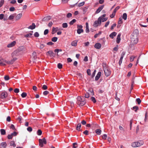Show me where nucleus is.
I'll list each match as a JSON object with an SVG mask.
<instances>
[{"label":"nucleus","instance_id":"nucleus-1","mask_svg":"<svg viewBox=\"0 0 148 148\" xmlns=\"http://www.w3.org/2000/svg\"><path fill=\"white\" fill-rule=\"evenodd\" d=\"M138 31L137 30H135L132 35L131 37V42L133 44H137L138 41Z\"/></svg>","mask_w":148,"mask_h":148},{"label":"nucleus","instance_id":"nucleus-2","mask_svg":"<svg viewBox=\"0 0 148 148\" xmlns=\"http://www.w3.org/2000/svg\"><path fill=\"white\" fill-rule=\"evenodd\" d=\"M144 144V142L142 141H136L132 143L131 145L133 147H140Z\"/></svg>","mask_w":148,"mask_h":148},{"label":"nucleus","instance_id":"nucleus-3","mask_svg":"<svg viewBox=\"0 0 148 148\" xmlns=\"http://www.w3.org/2000/svg\"><path fill=\"white\" fill-rule=\"evenodd\" d=\"M103 69L105 75L107 77L109 76L111 74V71L109 68L105 65L103 66Z\"/></svg>","mask_w":148,"mask_h":148},{"label":"nucleus","instance_id":"nucleus-4","mask_svg":"<svg viewBox=\"0 0 148 148\" xmlns=\"http://www.w3.org/2000/svg\"><path fill=\"white\" fill-rule=\"evenodd\" d=\"M77 104L79 106H83L85 103L84 100H82L80 97H78L77 98Z\"/></svg>","mask_w":148,"mask_h":148},{"label":"nucleus","instance_id":"nucleus-5","mask_svg":"<svg viewBox=\"0 0 148 148\" xmlns=\"http://www.w3.org/2000/svg\"><path fill=\"white\" fill-rule=\"evenodd\" d=\"M39 146L41 147H42L44 144H46L47 143V141L45 138L42 139H39Z\"/></svg>","mask_w":148,"mask_h":148},{"label":"nucleus","instance_id":"nucleus-6","mask_svg":"<svg viewBox=\"0 0 148 148\" xmlns=\"http://www.w3.org/2000/svg\"><path fill=\"white\" fill-rule=\"evenodd\" d=\"M101 18H99L97 20L94 22L93 25L94 27H97L101 25Z\"/></svg>","mask_w":148,"mask_h":148},{"label":"nucleus","instance_id":"nucleus-7","mask_svg":"<svg viewBox=\"0 0 148 148\" xmlns=\"http://www.w3.org/2000/svg\"><path fill=\"white\" fill-rule=\"evenodd\" d=\"M94 93L92 90H89L88 92L85 94V97L86 98H88L90 95H94Z\"/></svg>","mask_w":148,"mask_h":148},{"label":"nucleus","instance_id":"nucleus-8","mask_svg":"<svg viewBox=\"0 0 148 148\" xmlns=\"http://www.w3.org/2000/svg\"><path fill=\"white\" fill-rule=\"evenodd\" d=\"M82 25H77V33L80 34L81 33H82L83 32V30L82 29Z\"/></svg>","mask_w":148,"mask_h":148},{"label":"nucleus","instance_id":"nucleus-9","mask_svg":"<svg viewBox=\"0 0 148 148\" xmlns=\"http://www.w3.org/2000/svg\"><path fill=\"white\" fill-rule=\"evenodd\" d=\"M7 93L6 92H2L0 95V97L2 99H4L7 97Z\"/></svg>","mask_w":148,"mask_h":148},{"label":"nucleus","instance_id":"nucleus-10","mask_svg":"<svg viewBox=\"0 0 148 148\" xmlns=\"http://www.w3.org/2000/svg\"><path fill=\"white\" fill-rule=\"evenodd\" d=\"M17 134V133L16 132H14L8 135V139H12L13 136H16Z\"/></svg>","mask_w":148,"mask_h":148},{"label":"nucleus","instance_id":"nucleus-11","mask_svg":"<svg viewBox=\"0 0 148 148\" xmlns=\"http://www.w3.org/2000/svg\"><path fill=\"white\" fill-rule=\"evenodd\" d=\"M16 44V42L15 41H14L9 44L7 45V47L8 48L12 47L14 46Z\"/></svg>","mask_w":148,"mask_h":148},{"label":"nucleus","instance_id":"nucleus-12","mask_svg":"<svg viewBox=\"0 0 148 148\" xmlns=\"http://www.w3.org/2000/svg\"><path fill=\"white\" fill-rule=\"evenodd\" d=\"M17 60V58H14L10 61H8L7 62V64H13L14 62Z\"/></svg>","mask_w":148,"mask_h":148},{"label":"nucleus","instance_id":"nucleus-13","mask_svg":"<svg viewBox=\"0 0 148 148\" xmlns=\"http://www.w3.org/2000/svg\"><path fill=\"white\" fill-rule=\"evenodd\" d=\"M59 30L58 27H53L52 28L51 33L52 34H53L57 32Z\"/></svg>","mask_w":148,"mask_h":148},{"label":"nucleus","instance_id":"nucleus-14","mask_svg":"<svg viewBox=\"0 0 148 148\" xmlns=\"http://www.w3.org/2000/svg\"><path fill=\"white\" fill-rule=\"evenodd\" d=\"M101 44L99 43H96L94 45L95 47L97 49H100L101 48Z\"/></svg>","mask_w":148,"mask_h":148},{"label":"nucleus","instance_id":"nucleus-15","mask_svg":"<svg viewBox=\"0 0 148 148\" xmlns=\"http://www.w3.org/2000/svg\"><path fill=\"white\" fill-rule=\"evenodd\" d=\"M104 7V5H102L100 6L96 11V13L98 14L103 9Z\"/></svg>","mask_w":148,"mask_h":148},{"label":"nucleus","instance_id":"nucleus-16","mask_svg":"<svg viewBox=\"0 0 148 148\" xmlns=\"http://www.w3.org/2000/svg\"><path fill=\"white\" fill-rule=\"evenodd\" d=\"M47 55L50 56L51 57L54 56V53H53V51H48L47 53Z\"/></svg>","mask_w":148,"mask_h":148},{"label":"nucleus","instance_id":"nucleus-17","mask_svg":"<svg viewBox=\"0 0 148 148\" xmlns=\"http://www.w3.org/2000/svg\"><path fill=\"white\" fill-rule=\"evenodd\" d=\"M22 16V13H19L18 14L16 17V20H18L20 19Z\"/></svg>","mask_w":148,"mask_h":148},{"label":"nucleus","instance_id":"nucleus-18","mask_svg":"<svg viewBox=\"0 0 148 148\" xmlns=\"http://www.w3.org/2000/svg\"><path fill=\"white\" fill-rule=\"evenodd\" d=\"M77 41L75 40L73 41L71 43V45L73 47H76L77 46Z\"/></svg>","mask_w":148,"mask_h":148},{"label":"nucleus","instance_id":"nucleus-19","mask_svg":"<svg viewBox=\"0 0 148 148\" xmlns=\"http://www.w3.org/2000/svg\"><path fill=\"white\" fill-rule=\"evenodd\" d=\"M101 72H99L98 73L95 78L96 80H97L99 79L101 76Z\"/></svg>","mask_w":148,"mask_h":148},{"label":"nucleus","instance_id":"nucleus-20","mask_svg":"<svg viewBox=\"0 0 148 148\" xmlns=\"http://www.w3.org/2000/svg\"><path fill=\"white\" fill-rule=\"evenodd\" d=\"M123 23V21L121 18H119V21L118 23V25H117V27H119L121 26V24Z\"/></svg>","mask_w":148,"mask_h":148},{"label":"nucleus","instance_id":"nucleus-21","mask_svg":"<svg viewBox=\"0 0 148 148\" xmlns=\"http://www.w3.org/2000/svg\"><path fill=\"white\" fill-rule=\"evenodd\" d=\"M35 27L36 26L35 24L33 23L32 25L29 26L27 28L28 29H33L35 28Z\"/></svg>","mask_w":148,"mask_h":148},{"label":"nucleus","instance_id":"nucleus-22","mask_svg":"<svg viewBox=\"0 0 148 148\" xmlns=\"http://www.w3.org/2000/svg\"><path fill=\"white\" fill-rule=\"evenodd\" d=\"M120 36L121 34H119L117 36L116 42L117 43H119L120 42L121 39Z\"/></svg>","mask_w":148,"mask_h":148},{"label":"nucleus","instance_id":"nucleus-23","mask_svg":"<svg viewBox=\"0 0 148 148\" xmlns=\"http://www.w3.org/2000/svg\"><path fill=\"white\" fill-rule=\"evenodd\" d=\"M1 147L3 148H5L7 146V144L5 142H3L1 144Z\"/></svg>","mask_w":148,"mask_h":148},{"label":"nucleus","instance_id":"nucleus-24","mask_svg":"<svg viewBox=\"0 0 148 148\" xmlns=\"http://www.w3.org/2000/svg\"><path fill=\"white\" fill-rule=\"evenodd\" d=\"M116 33L115 32H113L110 35V37L112 38H113L114 37L116 36Z\"/></svg>","mask_w":148,"mask_h":148},{"label":"nucleus","instance_id":"nucleus-25","mask_svg":"<svg viewBox=\"0 0 148 148\" xmlns=\"http://www.w3.org/2000/svg\"><path fill=\"white\" fill-rule=\"evenodd\" d=\"M95 132L97 134L100 135L101 133V131L100 129H97L95 130Z\"/></svg>","mask_w":148,"mask_h":148},{"label":"nucleus","instance_id":"nucleus-26","mask_svg":"<svg viewBox=\"0 0 148 148\" xmlns=\"http://www.w3.org/2000/svg\"><path fill=\"white\" fill-rule=\"evenodd\" d=\"M15 15L16 14H13L11 15L8 18L10 20H12L14 18Z\"/></svg>","mask_w":148,"mask_h":148},{"label":"nucleus","instance_id":"nucleus-27","mask_svg":"<svg viewBox=\"0 0 148 148\" xmlns=\"http://www.w3.org/2000/svg\"><path fill=\"white\" fill-rule=\"evenodd\" d=\"M81 124L80 123H78L76 127V129L77 130L79 131L80 130V128L81 127Z\"/></svg>","mask_w":148,"mask_h":148},{"label":"nucleus","instance_id":"nucleus-28","mask_svg":"<svg viewBox=\"0 0 148 148\" xmlns=\"http://www.w3.org/2000/svg\"><path fill=\"white\" fill-rule=\"evenodd\" d=\"M0 65L1 66H5L6 64L5 63H3V59L0 58Z\"/></svg>","mask_w":148,"mask_h":148},{"label":"nucleus","instance_id":"nucleus-29","mask_svg":"<svg viewBox=\"0 0 148 148\" xmlns=\"http://www.w3.org/2000/svg\"><path fill=\"white\" fill-rule=\"evenodd\" d=\"M124 55V54L123 55H121V56L120 58V60L119 61V64H121L122 62V60L123 57Z\"/></svg>","mask_w":148,"mask_h":148},{"label":"nucleus","instance_id":"nucleus-30","mask_svg":"<svg viewBox=\"0 0 148 148\" xmlns=\"http://www.w3.org/2000/svg\"><path fill=\"white\" fill-rule=\"evenodd\" d=\"M136 57V56H130V61L131 62H133L134 59Z\"/></svg>","mask_w":148,"mask_h":148},{"label":"nucleus","instance_id":"nucleus-31","mask_svg":"<svg viewBox=\"0 0 148 148\" xmlns=\"http://www.w3.org/2000/svg\"><path fill=\"white\" fill-rule=\"evenodd\" d=\"M62 51V50L61 49H56L54 50L55 52L57 53V55L58 56H59V54L58 53V52H61Z\"/></svg>","mask_w":148,"mask_h":148},{"label":"nucleus","instance_id":"nucleus-32","mask_svg":"<svg viewBox=\"0 0 148 148\" xmlns=\"http://www.w3.org/2000/svg\"><path fill=\"white\" fill-rule=\"evenodd\" d=\"M10 146H13L14 147H15L16 146V145L13 141H11L10 143Z\"/></svg>","mask_w":148,"mask_h":148},{"label":"nucleus","instance_id":"nucleus-33","mask_svg":"<svg viewBox=\"0 0 148 148\" xmlns=\"http://www.w3.org/2000/svg\"><path fill=\"white\" fill-rule=\"evenodd\" d=\"M0 132L1 135H4L5 134V130L3 129H1L0 130Z\"/></svg>","mask_w":148,"mask_h":148},{"label":"nucleus","instance_id":"nucleus-34","mask_svg":"<svg viewBox=\"0 0 148 148\" xmlns=\"http://www.w3.org/2000/svg\"><path fill=\"white\" fill-rule=\"evenodd\" d=\"M122 18L125 20H126L127 18V14L126 13H124L123 14Z\"/></svg>","mask_w":148,"mask_h":148},{"label":"nucleus","instance_id":"nucleus-35","mask_svg":"<svg viewBox=\"0 0 148 148\" xmlns=\"http://www.w3.org/2000/svg\"><path fill=\"white\" fill-rule=\"evenodd\" d=\"M58 39V38L57 37H53L52 38L51 40L53 42H56L57 41Z\"/></svg>","mask_w":148,"mask_h":148},{"label":"nucleus","instance_id":"nucleus-36","mask_svg":"<svg viewBox=\"0 0 148 148\" xmlns=\"http://www.w3.org/2000/svg\"><path fill=\"white\" fill-rule=\"evenodd\" d=\"M84 3L85 2L84 1L81 3H79L77 4V6L79 7L82 6L84 5Z\"/></svg>","mask_w":148,"mask_h":148},{"label":"nucleus","instance_id":"nucleus-37","mask_svg":"<svg viewBox=\"0 0 148 148\" xmlns=\"http://www.w3.org/2000/svg\"><path fill=\"white\" fill-rule=\"evenodd\" d=\"M32 34L31 33H29L28 34H27L25 35L24 36L25 37L27 38L29 37H30Z\"/></svg>","mask_w":148,"mask_h":148},{"label":"nucleus","instance_id":"nucleus-38","mask_svg":"<svg viewBox=\"0 0 148 148\" xmlns=\"http://www.w3.org/2000/svg\"><path fill=\"white\" fill-rule=\"evenodd\" d=\"M62 26L63 28H66L68 27V25L66 23H64L62 24Z\"/></svg>","mask_w":148,"mask_h":148},{"label":"nucleus","instance_id":"nucleus-39","mask_svg":"<svg viewBox=\"0 0 148 148\" xmlns=\"http://www.w3.org/2000/svg\"><path fill=\"white\" fill-rule=\"evenodd\" d=\"M42 131L40 130L39 129L38 130V135L40 136L42 134Z\"/></svg>","mask_w":148,"mask_h":148},{"label":"nucleus","instance_id":"nucleus-40","mask_svg":"<svg viewBox=\"0 0 148 148\" xmlns=\"http://www.w3.org/2000/svg\"><path fill=\"white\" fill-rule=\"evenodd\" d=\"M21 96L23 98L27 96V94L25 92H23L21 94Z\"/></svg>","mask_w":148,"mask_h":148},{"label":"nucleus","instance_id":"nucleus-41","mask_svg":"<svg viewBox=\"0 0 148 148\" xmlns=\"http://www.w3.org/2000/svg\"><path fill=\"white\" fill-rule=\"evenodd\" d=\"M4 2V0H1L0 1V8L3 5Z\"/></svg>","mask_w":148,"mask_h":148},{"label":"nucleus","instance_id":"nucleus-42","mask_svg":"<svg viewBox=\"0 0 148 148\" xmlns=\"http://www.w3.org/2000/svg\"><path fill=\"white\" fill-rule=\"evenodd\" d=\"M76 20L75 19H73L70 22L69 24L71 25H73L74 23H75L76 22Z\"/></svg>","mask_w":148,"mask_h":148},{"label":"nucleus","instance_id":"nucleus-43","mask_svg":"<svg viewBox=\"0 0 148 148\" xmlns=\"http://www.w3.org/2000/svg\"><path fill=\"white\" fill-rule=\"evenodd\" d=\"M91 101L93 102L94 103H95L96 102V100L95 99V98L93 97H92L91 98Z\"/></svg>","mask_w":148,"mask_h":148},{"label":"nucleus","instance_id":"nucleus-44","mask_svg":"<svg viewBox=\"0 0 148 148\" xmlns=\"http://www.w3.org/2000/svg\"><path fill=\"white\" fill-rule=\"evenodd\" d=\"M87 8L86 7H84L83 8V14H84L86 12Z\"/></svg>","mask_w":148,"mask_h":148},{"label":"nucleus","instance_id":"nucleus-45","mask_svg":"<svg viewBox=\"0 0 148 148\" xmlns=\"http://www.w3.org/2000/svg\"><path fill=\"white\" fill-rule=\"evenodd\" d=\"M58 67L59 69H61L62 68V65L60 63H58Z\"/></svg>","mask_w":148,"mask_h":148},{"label":"nucleus","instance_id":"nucleus-46","mask_svg":"<svg viewBox=\"0 0 148 148\" xmlns=\"http://www.w3.org/2000/svg\"><path fill=\"white\" fill-rule=\"evenodd\" d=\"M27 130L29 132H31L32 131V129L31 127H29L27 128Z\"/></svg>","mask_w":148,"mask_h":148},{"label":"nucleus","instance_id":"nucleus-47","mask_svg":"<svg viewBox=\"0 0 148 148\" xmlns=\"http://www.w3.org/2000/svg\"><path fill=\"white\" fill-rule=\"evenodd\" d=\"M102 137L103 139L105 140L107 138V135L106 134H104L102 136Z\"/></svg>","mask_w":148,"mask_h":148},{"label":"nucleus","instance_id":"nucleus-48","mask_svg":"<svg viewBox=\"0 0 148 148\" xmlns=\"http://www.w3.org/2000/svg\"><path fill=\"white\" fill-rule=\"evenodd\" d=\"M120 8V7L119 6H118L116 8L114 9V11H113L114 12H115L116 13V12Z\"/></svg>","mask_w":148,"mask_h":148},{"label":"nucleus","instance_id":"nucleus-49","mask_svg":"<svg viewBox=\"0 0 148 148\" xmlns=\"http://www.w3.org/2000/svg\"><path fill=\"white\" fill-rule=\"evenodd\" d=\"M115 15V12H113L112 14L110 15V17L111 18H113Z\"/></svg>","mask_w":148,"mask_h":148},{"label":"nucleus","instance_id":"nucleus-50","mask_svg":"<svg viewBox=\"0 0 148 148\" xmlns=\"http://www.w3.org/2000/svg\"><path fill=\"white\" fill-rule=\"evenodd\" d=\"M116 26V23H114L113 24L111 27V30H112L114 29V27H115Z\"/></svg>","mask_w":148,"mask_h":148},{"label":"nucleus","instance_id":"nucleus-51","mask_svg":"<svg viewBox=\"0 0 148 148\" xmlns=\"http://www.w3.org/2000/svg\"><path fill=\"white\" fill-rule=\"evenodd\" d=\"M49 93V92L47 91V90L43 92V94L45 95H47Z\"/></svg>","mask_w":148,"mask_h":148},{"label":"nucleus","instance_id":"nucleus-52","mask_svg":"<svg viewBox=\"0 0 148 148\" xmlns=\"http://www.w3.org/2000/svg\"><path fill=\"white\" fill-rule=\"evenodd\" d=\"M136 101L138 102V104H139L141 102V101L139 98L137 99H136Z\"/></svg>","mask_w":148,"mask_h":148},{"label":"nucleus","instance_id":"nucleus-53","mask_svg":"<svg viewBox=\"0 0 148 148\" xmlns=\"http://www.w3.org/2000/svg\"><path fill=\"white\" fill-rule=\"evenodd\" d=\"M69 0H62V2L63 4L67 3Z\"/></svg>","mask_w":148,"mask_h":148},{"label":"nucleus","instance_id":"nucleus-54","mask_svg":"<svg viewBox=\"0 0 148 148\" xmlns=\"http://www.w3.org/2000/svg\"><path fill=\"white\" fill-rule=\"evenodd\" d=\"M15 8L14 7H12L10 8L9 10L10 11H13L15 10Z\"/></svg>","mask_w":148,"mask_h":148},{"label":"nucleus","instance_id":"nucleus-55","mask_svg":"<svg viewBox=\"0 0 148 148\" xmlns=\"http://www.w3.org/2000/svg\"><path fill=\"white\" fill-rule=\"evenodd\" d=\"M108 20L107 18H102L101 20V22H104Z\"/></svg>","mask_w":148,"mask_h":148},{"label":"nucleus","instance_id":"nucleus-56","mask_svg":"<svg viewBox=\"0 0 148 148\" xmlns=\"http://www.w3.org/2000/svg\"><path fill=\"white\" fill-rule=\"evenodd\" d=\"M87 73L88 75H90L91 73H90V69H88L87 71Z\"/></svg>","mask_w":148,"mask_h":148},{"label":"nucleus","instance_id":"nucleus-57","mask_svg":"<svg viewBox=\"0 0 148 148\" xmlns=\"http://www.w3.org/2000/svg\"><path fill=\"white\" fill-rule=\"evenodd\" d=\"M101 34V32H99L98 34H96L94 36V37L95 38H96L99 35Z\"/></svg>","mask_w":148,"mask_h":148},{"label":"nucleus","instance_id":"nucleus-58","mask_svg":"<svg viewBox=\"0 0 148 148\" xmlns=\"http://www.w3.org/2000/svg\"><path fill=\"white\" fill-rule=\"evenodd\" d=\"M88 132H89L88 130H86L83 133L86 135H88Z\"/></svg>","mask_w":148,"mask_h":148},{"label":"nucleus","instance_id":"nucleus-59","mask_svg":"<svg viewBox=\"0 0 148 148\" xmlns=\"http://www.w3.org/2000/svg\"><path fill=\"white\" fill-rule=\"evenodd\" d=\"M14 91L15 93H18L19 92V89L18 88H15Z\"/></svg>","mask_w":148,"mask_h":148},{"label":"nucleus","instance_id":"nucleus-60","mask_svg":"<svg viewBox=\"0 0 148 148\" xmlns=\"http://www.w3.org/2000/svg\"><path fill=\"white\" fill-rule=\"evenodd\" d=\"M4 15L3 14H0V19L2 20L3 19L4 17Z\"/></svg>","mask_w":148,"mask_h":148},{"label":"nucleus","instance_id":"nucleus-61","mask_svg":"<svg viewBox=\"0 0 148 148\" xmlns=\"http://www.w3.org/2000/svg\"><path fill=\"white\" fill-rule=\"evenodd\" d=\"M72 14L71 13H69L67 14L66 16L68 18H70L72 16Z\"/></svg>","mask_w":148,"mask_h":148},{"label":"nucleus","instance_id":"nucleus-62","mask_svg":"<svg viewBox=\"0 0 148 148\" xmlns=\"http://www.w3.org/2000/svg\"><path fill=\"white\" fill-rule=\"evenodd\" d=\"M49 32V30L48 29H46L45 30L44 32V34L45 35L47 34Z\"/></svg>","mask_w":148,"mask_h":148},{"label":"nucleus","instance_id":"nucleus-63","mask_svg":"<svg viewBox=\"0 0 148 148\" xmlns=\"http://www.w3.org/2000/svg\"><path fill=\"white\" fill-rule=\"evenodd\" d=\"M4 79L5 80H8L9 79V78L8 76H4Z\"/></svg>","mask_w":148,"mask_h":148},{"label":"nucleus","instance_id":"nucleus-64","mask_svg":"<svg viewBox=\"0 0 148 148\" xmlns=\"http://www.w3.org/2000/svg\"><path fill=\"white\" fill-rule=\"evenodd\" d=\"M16 2V1L15 0H12L10 2V3L12 4H14Z\"/></svg>","mask_w":148,"mask_h":148}]
</instances>
